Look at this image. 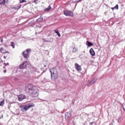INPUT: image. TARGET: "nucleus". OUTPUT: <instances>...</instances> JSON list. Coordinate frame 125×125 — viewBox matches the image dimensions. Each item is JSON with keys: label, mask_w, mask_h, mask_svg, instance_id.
Masks as SVG:
<instances>
[{"label": "nucleus", "mask_w": 125, "mask_h": 125, "mask_svg": "<svg viewBox=\"0 0 125 125\" xmlns=\"http://www.w3.org/2000/svg\"><path fill=\"white\" fill-rule=\"evenodd\" d=\"M43 41H44V42H50V41H47V40H43Z\"/></svg>", "instance_id": "obj_25"}, {"label": "nucleus", "mask_w": 125, "mask_h": 125, "mask_svg": "<svg viewBox=\"0 0 125 125\" xmlns=\"http://www.w3.org/2000/svg\"><path fill=\"white\" fill-rule=\"evenodd\" d=\"M65 118H71L72 115L71 114V113L70 112H66L65 114Z\"/></svg>", "instance_id": "obj_14"}, {"label": "nucleus", "mask_w": 125, "mask_h": 125, "mask_svg": "<svg viewBox=\"0 0 125 125\" xmlns=\"http://www.w3.org/2000/svg\"><path fill=\"white\" fill-rule=\"evenodd\" d=\"M96 81H97V79L94 78L90 82H89V83L90 85H92V84H94V83H95Z\"/></svg>", "instance_id": "obj_11"}, {"label": "nucleus", "mask_w": 125, "mask_h": 125, "mask_svg": "<svg viewBox=\"0 0 125 125\" xmlns=\"http://www.w3.org/2000/svg\"><path fill=\"white\" fill-rule=\"evenodd\" d=\"M10 45H11V46H12L13 48H14L15 47V45H14V42H11Z\"/></svg>", "instance_id": "obj_22"}, {"label": "nucleus", "mask_w": 125, "mask_h": 125, "mask_svg": "<svg viewBox=\"0 0 125 125\" xmlns=\"http://www.w3.org/2000/svg\"><path fill=\"white\" fill-rule=\"evenodd\" d=\"M112 10H114V9H119V5L117 4L115 7L111 8Z\"/></svg>", "instance_id": "obj_19"}, {"label": "nucleus", "mask_w": 125, "mask_h": 125, "mask_svg": "<svg viewBox=\"0 0 125 125\" xmlns=\"http://www.w3.org/2000/svg\"><path fill=\"white\" fill-rule=\"evenodd\" d=\"M73 2H74V3L76 2H79L78 0H72Z\"/></svg>", "instance_id": "obj_24"}, {"label": "nucleus", "mask_w": 125, "mask_h": 125, "mask_svg": "<svg viewBox=\"0 0 125 125\" xmlns=\"http://www.w3.org/2000/svg\"><path fill=\"white\" fill-rule=\"evenodd\" d=\"M21 8V5L19 4L18 6H15L14 8V9L18 10Z\"/></svg>", "instance_id": "obj_20"}, {"label": "nucleus", "mask_w": 125, "mask_h": 125, "mask_svg": "<svg viewBox=\"0 0 125 125\" xmlns=\"http://www.w3.org/2000/svg\"><path fill=\"white\" fill-rule=\"evenodd\" d=\"M78 0V1L79 2V1H80V0Z\"/></svg>", "instance_id": "obj_28"}, {"label": "nucleus", "mask_w": 125, "mask_h": 125, "mask_svg": "<svg viewBox=\"0 0 125 125\" xmlns=\"http://www.w3.org/2000/svg\"><path fill=\"white\" fill-rule=\"evenodd\" d=\"M89 124H90V125H93V124H94V122H90Z\"/></svg>", "instance_id": "obj_26"}, {"label": "nucleus", "mask_w": 125, "mask_h": 125, "mask_svg": "<svg viewBox=\"0 0 125 125\" xmlns=\"http://www.w3.org/2000/svg\"><path fill=\"white\" fill-rule=\"evenodd\" d=\"M64 14L65 16H71V17H73V16H74V14L71 11H64Z\"/></svg>", "instance_id": "obj_5"}, {"label": "nucleus", "mask_w": 125, "mask_h": 125, "mask_svg": "<svg viewBox=\"0 0 125 125\" xmlns=\"http://www.w3.org/2000/svg\"><path fill=\"white\" fill-rule=\"evenodd\" d=\"M33 107H35V104L33 103L27 104L24 106H20L21 112H26V111H28V110H29L30 108H33Z\"/></svg>", "instance_id": "obj_3"}, {"label": "nucleus", "mask_w": 125, "mask_h": 125, "mask_svg": "<svg viewBox=\"0 0 125 125\" xmlns=\"http://www.w3.org/2000/svg\"><path fill=\"white\" fill-rule=\"evenodd\" d=\"M75 68L77 71H82V66L77 63L75 64Z\"/></svg>", "instance_id": "obj_7"}, {"label": "nucleus", "mask_w": 125, "mask_h": 125, "mask_svg": "<svg viewBox=\"0 0 125 125\" xmlns=\"http://www.w3.org/2000/svg\"><path fill=\"white\" fill-rule=\"evenodd\" d=\"M18 98L19 101H22L23 99H25V98H26V97L23 95H20L18 96Z\"/></svg>", "instance_id": "obj_8"}, {"label": "nucleus", "mask_w": 125, "mask_h": 125, "mask_svg": "<svg viewBox=\"0 0 125 125\" xmlns=\"http://www.w3.org/2000/svg\"><path fill=\"white\" fill-rule=\"evenodd\" d=\"M89 52L92 56H94V55H95V52L94 51V50H93V48H91L90 49Z\"/></svg>", "instance_id": "obj_10"}, {"label": "nucleus", "mask_w": 125, "mask_h": 125, "mask_svg": "<svg viewBox=\"0 0 125 125\" xmlns=\"http://www.w3.org/2000/svg\"><path fill=\"white\" fill-rule=\"evenodd\" d=\"M0 52H1V53H3V54L9 53V52H8V51L5 50L2 47L0 48Z\"/></svg>", "instance_id": "obj_9"}, {"label": "nucleus", "mask_w": 125, "mask_h": 125, "mask_svg": "<svg viewBox=\"0 0 125 125\" xmlns=\"http://www.w3.org/2000/svg\"><path fill=\"white\" fill-rule=\"evenodd\" d=\"M4 105V100L0 102V106H3Z\"/></svg>", "instance_id": "obj_21"}, {"label": "nucleus", "mask_w": 125, "mask_h": 125, "mask_svg": "<svg viewBox=\"0 0 125 125\" xmlns=\"http://www.w3.org/2000/svg\"><path fill=\"white\" fill-rule=\"evenodd\" d=\"M36 1H37V0H35V2H36Z\"/></svg>", "instance_id": "obj_31"}, {"label": "nucleus", "mask_w": 125, "mask_h": 125, "mask_svg": "<svg viewBox=\"0 0 125 125\" xmlns=\"http://www.w3.org/2000/svg\"><path fill=\"white\" fill-rule=\"evenodd\" d=\"M86 45H88V47H89L90 46H92L93 44L91 42H89V41H86Z\"/></svg>", "instance_id": "obj_15"}, {"label": "nucleus", "mask_w": 125, "mask_h": 125, "mask_svg": "<svg viewBox=\"0 0 125 125\" xmlns=\"http://www.w3.org/2000/svg\"><path fill=\"white\" fill-rule=\"evenodd\" d=\"M6 72V71L5 70V71H4V73H5Z\"/></svg>", "instance_id": "obj_29"}, {"label": "nucleus", "mask_w": 125, "mask_h": 125, "mask_svg": "<svg viewBox=\"0 0 125 125\" xmlns=\"http://www.w3.org/2000/svg\"><path fill=\"white\" fill-rule=\"evenodd\" d=\"M51 73V79L52 81H56L58 79V72L55 68H53L50 70Z\"/></svg>", "instance_id": "obj_2"}, {"label": "nucleus", "mask_w": 125, "mask_h": 125, "mask_svg": "<svg viewBox=\"0 0 125 125\" xmlns=\"http://www.w3.org/2000/svg\"><path fill=\"white\" fill-rule=\"evenodd\" d=\"M25 91L29 93L32 97H38L39 96V89L32 84H27L25 86Z\"/></svg>", "instance_id": "obj_1"}, {"label": "nucleus", "mask_w": 125, "mask_h": 125, "mask_svg": "<svg viewBox=\"0 0 125 125\" xmlns=\"http://www.w3.org/2000/svg\"><path fill=\"white\" fill-rule=\"evenodd\" d=\"M54 32H55V33L58 35L59 38H60V37H61V35L60 34V33H59V31L58 30H54Z\"/></svg>", "instance_id": "obj_16"}, {"label": "nucleus", "mask_w": 125, "mask_h": 125, "mask_svg": "<svg viewBox=\"0 0 125 125\" xmlns=\"http://www.w3.org/2000/svg\"><path fill=\"white\" fill-rule=\"evenodd\" d=\"M42 17H40V18L37 20V22L41 23V22H42Z\"/></svg>", "instance_id": "obj_17"}, {"label": "nucleus", "mask_w": 125, "mask_h": 125, "mask_svg": "<svg viewBox=\"0 0 125 125\" xmlns=\"http://www.w3.org/2000/svg\"><path fill=\"white\" fill-rule=\"evenodd\" d=\"M44 67H46V65H44Z\"/></svg>", "instance_id": "obj_30"}, {"label": "nucleus", "mask_w": 125, "mask_h": 125, "mask_svg": "<svg viewBox=\"0 0 125 125\" xmlns=\"http://www.w3.org/2000/svg\"><path fill=\"white\" fill-rule=\"evenodd\" d=\"M5 3V0H0V4L3 5Z\"/></svg>", "instance_id": "obj_18"}, {"label": "nucleus", "mask_w": 125, "mask_h": 125, "mask_svg": "<svg viewBox=\"0 0 125 125\" xmlns=\"http://www.w3.org/2000/svg\"><path fill=\"white\" fill-rule=\"evenodd\" d=\"M27 66H28V62H25L20 64L19 66V68L21 69H25V68H27Z\"/></svg>", "instance_id": "obj_6"}, {"label": "nucleus", "mask_w": 125, "mask_h": 125, "mask_svg": "<svg viewBox=\"0 0 125 125\" xmlns=\"http://www.w3.org/2000/svg\"><path fill=\"white\" fill-rule=\"evenodd\" d=\"M51 10V6L49 5L48 8H46L44 9L45 12H49Z\"/></svg>", "instance_id": "obj_13"}, {"label": "nucleus", "mask_w": 125, "mask_h": 125, "mask_svg": "<svg viewBox=\"0 0 125 125\" xmlns=\"http://www.w3.org/2000/svg\"><path fill=\"white\" fill-rule=\"evenodd\" d=\"M20 1L21 3L23 2H26V0H20Z\"/></svg>", "instance_id": "obj_23"}, {"label": "nucleus", "mask_w": 125, "mask_h": 125, "mask_svg": "<svg viewBox=\"0 0 125 125\" xmlns=\"http://www.w3.org/2000/svg\"><path fill=\"white\" fill-rule=\"evenodd\" d=\"M32 51V50L31 49H27L25 51H23L22 52V55L24 58H29V57L30 56V52Z\"/></svg>", "instance_id": "obj_4"}, {"label": "nucleus", "mask_w": 125, "mask_h": 125, "mask_svg": "<svg viewBox=\"0 0 125 125\" xmlns=\"http://www.w3.org/2000/svg\"><path fill=\"white\" fill-rule=\"evenodd\" d=\"M7 65H9V63H7Z\"/></svg>", "instance_id": "obj_27"}, {"label": "nucleus", "mask_w": 125, "mask_h": 125, "mask_svg": "<svg viewBox=\"0 0 125 125\" xmlns=\"http://www.w3.org/2000/svg\"><path fill=\"white\" fill-rule=\"evenodd\" d=\"M72 53H76V52H77L78 51V50H79L78 48H77L75 46L72 47Z\"/></svg>", "instance_id": "obj_12"}]
</instances>
